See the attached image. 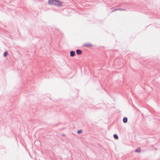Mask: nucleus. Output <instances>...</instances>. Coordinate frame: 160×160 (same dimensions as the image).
Segmentation results:
<instances>
[{
	"label": "nucleus",
	"mask_w": 160,
	"mask_h": 160,
	"mask_svg": "<svg viewBox=\"0 0 160 160\" xmlns=\"http://www.w3.org/2000/svg\"><path fill=\"white\" fill-rule=\"evenodd\" d=\"M75 52L74 51H71L70 52V56L71 57L74 56L75 55Z\"/></svg>",
	"instance_id": "nucleus-4"
},
{
	"label": "nucleus",
	"mask_w": 160,
	"mask_h": 160,
	"mask_svg": "<svg viewBox=\"0 0 160 160\" xmlns=\"http://www.w3.org/2000/svg\"><path fill=\"white\" fill-rule=\"evenodd\" d=\"M118 9H119V10H122V11H124L125 10L123 9H122V8H118Z\"/></svg>",
	"instance_id": "nucleus-12"
},
{
	"label": "nucleus",
	"mask_w": 160,
	"mask_h": 160,
	"mask_svg": "<svg viewBox=\"0 0 160 160\" xmlns=\"http://www.w3.org/2000/svg\"><path fill=\"white\" fill-rule=\"evenodd\" d=\"M76 52L78 55H80L82 53V51L79 49L77 50L76 51Z\"/></svg>",
	"instance_id": "nucleus-3"
},
{
	"label": "nucleus",
	"mask_w": 160,
	"mask_h": 160,
	"mask_svg": "<svg viewBox=\"0 0 160 160\" xmlns=\"http://www.w3.org/2000/svg\"><path fill=\"white\" fill-rule=\"evenodd\" d=\"M63 136H64V135L63 134Z\"/></svg>",
	"instance_id": "nucleus-14"
},
{
	"label": "nucleus",
	"mask_w": 160,
	"mask_h": 160,
	"mask_svg": "<svg viewBox=\"0 0 160 160\" xmlns=\"http://www.w3.org/2000/svg\"><path fill=\"white\" fill-rule=\"evenodd\" d=\"M8 53L6 51L5 52H4L3 53V56L4 57H6L8 55Z\"/></svg>",
	"instance_id": "nucleus-9"
},
{
	"label": "nucleus",
	"mask_w": 160,
	"mask_h": 160,
	"mask_svg": "<svg viewBox=\"0 0 160 160\" xmlns=\"http://www.w3.org/2000/svg\"><path fill=\"white\" fill-rule=\"evenodd\" d=\"M123 122L124 123H126L128 122V118L127 117H124L123 119Z\"/></svg>",
	"instance_id": "nucleus-5"
},
{
	"label": "nucleus",
	"mask_w": 160,
	"mask_h": 160,
	"mask_svg": "<svg viewBox=\"0 0 160 160\" xmlns=\"http://www.w3.org/2000/svg\"><path fill=\"white\" fill-rule=\"evenodd\" d=\"M55 3L56 4H55V6L60 7L62 4V2L59 0H56Z\"/></svg>",
	"instance_id": "nucleus-2"
},
{
	"label": "nucleus",
	"mask_w": 160,
	"mask_h": 160,
	"mask_svg": "<svg viewBox=\"0 0 160 160\" xmlns=\"http://www.w3.org/2000/svg\"><path fill=\"white\" fill-rule=\"evenodd\" d=\"M113 137L116 139H118V136L116 134H114Z\"/></svg>",
	"instance_id": "nucleus-8"
},
{
	"label": "nucleus",
	"mask_w": 160,
	"mask_h": 160,
	"mask_svg": "<svg viewBox=\"0 0 160 160\" xmlns=\"http://www.w3.org/2000/svg\"><path fill=\"white\" fill-rule=\"evenodd\" d=\"M56 2V0H49L48 1V3L49 5H53L55 6Z\"/></svg>",
	"instance_id": "nucleus-1"
},
{
	"label": "nucleus",
	"mask_w": 160,
	"mask_h": 160,
	"mask_svg": "<svg viewBox=\"0 0 160 160\" xmlns=\"http://www.w3.org/2000/svg\"><path fill=\"white\" fill-rule=\"evenodd\" d=\"M135 152H140V148H138L135 151Z\"/></svg>",
	"instance_id": "nucleus-7"
},
{
	"label": "nucleus",
	"mask_w": 160,
	"mask_h": 160,
	"mask_svg": "<svg viewBox=\"0 0 160 160\" xmlns=\"http://www.w3.org/2000/svg\"><path fill=\"white\" fill-rule=\"evenodd\" d=\"M119 9H118V8L117 9H115L114 10H113L112 12H115V11H116L117 10H119Z\"/></svg>",
	"instance_id": "nucleus-11"
},
{
	"label": "nucleus",
	"mask_w": 160,
	"mask_h": 160,
	"mask_svg": "<svg viewBox=\"0 0 160 160\" xmlns=\"http://www.w3.org/2000/svg\"><path fill=\"white\" fill-rule=\"evenodd\" d=\"M82 132V131L81 130H78L77 132V133L78 134H80Z\"/></svg>",
	"instance_id": "nucleus-10"
},
{
	"label": "nucleus",
	"mask_w": 160,
	"mask_h": 160,
	"mask_svg": "<svg viewBox=\"0 0 160 160\" xmlns=\"http://www.w3.org/2000/svg\"><path fill=\"white\" fill-rule=\"evenodd\" d=\"M84 46L87 47H92V45L90 43H87L84 45Z\"/></svg>",
	"instance_id": "nucleus-6"
},
{
	"label": "nucleus",
	"mask_w": 160,
	"mask_h": 160,
	"mask_svg": "<svg viewBox=\"0 0 160 160\" xmlns=\"http://www.w3.org/2000/svg\"><path fill=\"white\" fill-rule=\"evenodd\" d=\"M118 60H116V61H115V62H118Z\"/></svg>",
	"instance_id": "nucleus-13"
}]
</instances>
